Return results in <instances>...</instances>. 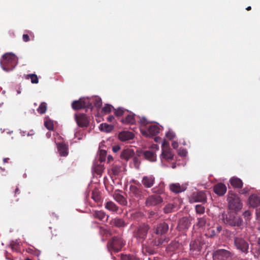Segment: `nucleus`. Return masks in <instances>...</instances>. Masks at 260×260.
Wrapping results in <instances>:
<instances>
[{
    "instance_id": "nucleus-1",
    "label": "nucleus",
    "mask_w": 260,
    "mask_h": 260,
    "mask_svg": "<svg viewBox=\"0 0 260 260\" xmlns=\"http://www.w3.org/2000/svg\"><path fill=\"white\" fill-rule=\"evenodd\" d=\"M18 63V58L12 53H6L0 60L2 69L6 72L12 71Z\"/></svg>"
},
{
    "instance_id": "nucleus-2",
    "label": "nucleus",
    "mask_w": 260,
    "mask_h": 260,
    "mask_svg": "<svg viewBox=\"0 0 260 260\" xmlns=\"http://www.w3.org/2000/svg\"><path fill=\"white\" fill-rule=\"evenodd\" d=\"M150 226L145 223L140 224L134 232V236L137 240L142 243L146 239Z\"/></svg>"
},
{
    "instance_id": "nucleus-3",
    "label": "nucleus",
    "mask_w": 260,
    "mask_h": 260,
    "mask_svg": "<svg viewBox=\"0 0 260 260\" xmlns=\"http://www.w3.org/2000/svg\"><path fill=\"white\" fill-rule=\"evenodd\" d=\"M125 242L122 238L118 236H114L109 240L107 243V248L109 251L116 252L121 250L125 245Z\"/></svg>"
},
{
    "instance_id": "nucleus-4",
    "label": "nucleus",
    "mask_w": 260,
    "mask_h": 260,
    "mask_svg": "<svg viewBox=\"0 0 260 260\" xmlns=\"http://www.w3.org/2000/svg\"><path fill=\"white\" fill-rule=\"evenodd\" d=\"M234 245L241 253L246 255L249 252V243L244 238L239 236L235 237L234 238Z\"/></svg>"
},
{
    "instance_id": "nucleus-5",
    "label": "nucleus",
    "mask_w": 260,
    "mask_h": 260,
    "mask_svg": "<svg viewBox=\"0 0 260 260\" xmlns=\"http://www.w3.org/2000/svg\"><path fill=\"white\" fill-rule=\"evenodd\" d=\"M93 107L90 100L88 98H80L78 100L74 101L72 103V108L74 110H79L86 108L92 109Z\"/></svg>"
},
{
    "instance_id": "nucleus-6",
    "label": "nucleus",
    "mask_w": 260,
    "mask_h": 260,
    "mask_svg": "<svg viewBox=\"0 0 260 260\" xmlns=\"http://www.w3.org/2000/svg\"><path fill=\"white\" fill-rule=\"evenodd\" d=\"M224 222L231 226H240L242 224V219L233 213H228L223 217Z\"/></svg>"
},
{
    "instance_id": "nucleus-7",
    "label": "nucleus",
    "mask_w": 260,
    "mask_h": 260,
    "mask_svg": "<svg viewBox=\"0 0 260 260\" xmlns=\"http://www.w3.org/2000/svg\"><path fill=\"white\" fill-rule=\"evenodd\" d=\"M204 243L201 238H198L191 241L189 244V252L193 256L199 254Z\"/></svg>"
},
{
    "instance_id": "nucleus-8",
    "label": "nucleus",
    "mask_w": 260,
    "mask_h": 260,
    "mask_svg": "<svg viewBox=\"0 0 260 260\" xmlns=\"http://www.w3.org/2000/svg\"><path fill=\"white\" fill-rule=\"evenodd\" d=\"M229 208L230 210L235 211H238L242 207V204L241 203L240 198L236 194H231L228 198Z\"/></svg>"
},
{
    "instance_id": "nucleus-9",
    "label": "nucleus",
    "mask_w": 260,
    "mask_h": 260,
    "mask_svg": "<svg viewBox=\"0 0 260 260\" xmlns=\"http://www.w3.org/2000/svg\"><path fill=\"white\" fill-rule=\"evenodd\" d=\"M233 254L231 252L225 249H218L215 251L212 254L214 260H229L232 258Z\"/></svg>"
},
{
    "instance_id": "nucleus-10",
    "label": "nucleus",
    "mask_w": 260,
    "mask_h": 260,
    "mask_svg": "<svg viewBox=\"0 0 260 260\" xmlns=\"http://www.w3.org/2000/svg\"><path fill=\"white\" fill-rule=\"evenodd\" d=\"M159 127L156 124L149 125L147 129L145 128H140L141 133L146 137L155 136L159 133Z\"/></svg>"
},
{
    "instance_id": "nucleus-11",
    "label": "nucleus",
    "mask_w": 260,
    "mask_h": 260,
    "mask_svg": "<svg viewBox=\"0 0 260 260\" xmlns=\"http://www.w3.org/2000/svg\"><path fill=\"white\" fill-rule=\"evenodd\" d=\"M74 118L78 126L80 127H86L89 124V117L84 113L75 114Z\"/></svg>"
},
{
    "instance_id": "nucleus-12",
    "label": "nucleus",
    "mask_w": 260,
    "mask_h": 260,
    "mask_svg": "<svg viewBox=\"0 0 260 260\" xmlns=\"http://www.w3.org/2000/svg\"><path fill=\"white\" fill-rule=\"evenodd\" d=\"M162 201L163 199L159 195L152 194L146 199L145 205L148 207L156 206L161 204Z\"/></svg>"
},
{
    "instance_id": "nucleus-13",
    "label": "nucleus",
    "mask_w": 260,
    "mask_h": 260,
    "mask_svg": "<svg viewBox=\"0 0 260 260\" xmlns=\"http://www.w3.org/2000/svg\"><path fill=\"white\" fill-rule=\"evenodd\" d=\"M207 201V197L205 193L203 191L193 192L190 197L191 202L205 203Z\"/></svg>"
},
{
    "instance_id": "nucleus-14",
    "label": "nucleus",
    "mask_w": 260,
    "mask_h": 260,
    "mask_svg": "<svg viewBox=\"0 0 260 260\" xmlns=\"http://www.w3.org/2000/svg\"><path fill=\"white\" fill-rule=\"evenodd\" d=\"M144 190H142L135 185H131L129 187V193L131 196L138 199H142L144 198Z\"/></svg>"
},
{
    "instance_id": "nucleus-15",
    "label": "nucleus",
    "mask_w": 260,
    "mask_h": 260,
    "mask_svg": "<svg viewBox=\"0 0 260 260\" xmlns=\"http://www.w3.org/2000/svg\"><path fill=\"white\" fill-rule=\"evenodd\" d=\"M154 233L157 235H162L167 233L169 230V225L165 222L158 224L154 229Z\"/></svg>"
},
{
    "instance_id": "nucleus-16",
    "label": "nucleus",
    "mask_w": 260,
    "mask_h": 260,
    "mask_svg": "<svg viewBox=\"0 0 260 260\" xmlns=\"http://www.w3.org/2000/svg\"><path fill=\"white\" fill-rule=\"evenodd\" d=\"M155 177L153 175L144 176L142 183L145 188H151L154 184Z\"/></svg>"
},
{
    "instance_id": "nucleus-17",
    "label": "nucleus",
    "mask_w": 260,
    "mask_h": 260,
    "mask_svg": "<svg viewBox=\"0 0 260 260\" xmlns=\"http://www.w3.org/2000/svg\"><path fill=\"white\" fill-rule=\"evenodd\" d=\"M125 117L121 118L120 121L125 124H134L136 122L135 115L132 112L125 113Z\"/></svg>"
},
{
    "instance_id": "nucleus-18",
    "label": "nucleus",
    "mask_w": 260,
    "mask_h": 260,
    "mask_svg": "<svg viewBox=\"0 0 260 260\" xmlns=\"http://www.w3.org/2000/svg\"><path fill=\"white\" fill-rule=\"evenodd\" d=\"M135 155L134 150L131 148L123 149L120 154V158L126 161L128 160L131 158L134 157Z\"/></svg>"
},
{
    "instance_id": "nucleus-19",
    "label": "nucleus",
    "mask_w": 260,
    "mask_h": 260,
    "mask_svg": "<svg viewBox=\"0 0 260 260\" xmlns=\"http://www.w3.org/2000/svg\"><path fill=\"white\" fill-rule=\"evenodd\" d=\"M110 224L112 226L118 228H124L127 225V223L123 219L118 217L112 219L110 221Z\"/></svg>"
},
{
    "instance_id": "nucleus-20",
    "label": "nucleus",
    "mask_w": 260,
    "mask_h": 260,
    "mask_svg": "<svg viewBox=\"0 0 260 260\" xmlns=\"http://www.w3.org/2000/svg\"><path fill=\"white\" fill-rule=\"evenodd\" d=\"M213 190L216 194L221 196L226 192V187L223 183H219L214 185Z\"/></svg>"
},
{
    "instance_id": "nucleus-21",
    "label": "nucleus",
    "mask_w": 260,
    "mask_h": 260,
    "mask_svg": "<svg viewBox=\"0 0 260 260\" xmlns=\"http://www.w3.org/2000/svg\"><path fill=\"white\" fill-rule=\"evenodd\" d=\"M92 216L94 218L103 221H107L109 217V216L107 215L106 213L102 210L94 211L92 213Z\"/></svg>"
},
{
    "instance_id": "nucleus-22",
    "label": "nucleus",
    "mask_w": 260,
    "mask_h": 260,
    "mask_svg": "<svg viewBox=\"0 0 260 260\" xmlns=\"http://www.w3.org/2000/svg\"><path fill=\"white\" fill-rule=\"evenodd\" d=\"M170 190L175 193H178L185 191L186 189V187L185 185H180L178 183H172L170 185Z\"/></svg>"
},
{
    "instance_id": "nucleus-23",
    "label": "nucleus",
    "mask_w": 260,
    "mask_h": 260,
    "mask_svg": "<svg viewBox=\"0 0 260 260\" xmlns=\"http://www.w3.org/2000/svg\"><path fill=\"white\" fill-rule=\"evenodd\" d=\"M118 138L122 141H128L134 138V134L129 131H123L119 134Z\"/></svg>"
},
{
    "instance_id": "nucleus-24",
    "label": "nucleus",
    "mask_w": 260,
    "mask_h": 260,
    "mask_svg": "<svg viewBox=\"0 0 260 260\" xmlns=\"http://www.w3.org/2000/svg\"><path fill=\"white\" fill-rule=\"evenodd\" d=\"M190 226V222L187 217H183L180 219L178 222V228L180 231L185 230L188 229Z\"/></svg>"
},
{
    "instance_id": "nucleus-25",
    "label": "nucleus",
    "mask_w": 260,
    "mask_h": 260,
    "mask_svg": "<svg viewBox=\"0 0 260 260\" xmlns=\"http://www.w3.org/2000/svg\"><path fill=\"white\" fill-rule=\"evenodd\" d=\"M58 151L61 156H67L68 155V145L64 143H59L57 144Z\"/></svg>"
},
{
    "instance_id": "nucleus-26",
    "label": "nucleus",
    "mask_w": 260,
    "mask_h": 260,
    "mask_svg": "<svg viewBox=\"0 0 260 260\" xmlns=\"http://www.w3.org/2000/svg\"><path fill=\"white\" fill-rule=\"evenodd\" d=\"M161 156L163 158L168 161H170L173 159L174 154L172 153L170 148H167L166 149H162Z\"/></svg>"
},
{
    "instance_id": "nucleus-27",
    "label": "nucleus",
    "mask_w": 260,
    "mask_h": 260,
    "mask_svg": "<svg viewBox=\"0 0 260 260\" xmlns=\"http://www.w3.org/2000/svg\"><path fill=\"white\" fill-rule=\"evenodd\" d=\"M249 203L252 208H256L260 204V198L255 195H252L249 198Z\"/></svg>"
},
{
    "instance_id": "nucleus-28",
    "label": "nucleus",
    "mask_w": 260,
    "mask_h": 260,
    "mask_svg": "<svg viewBox=\"0 0 260 260\" xmlns=\"http://www.w3.org/2000/svg\"><path fill=\"white\" fill-rule=\"evenodd\" d=\"M91 198L97 204V206L101 207V197L98 189H94L92 192Z\"/></svg>"
},
{
    "instance_id": "nucleus-29",
    "label": "nucleus",
    "mask_w": 260,
    "mask_h": 260,
    "mask_svg": "<svg viewBox=\"0 0 260 260\" xmlns=\"http://www.w3.org/2000/svg\"><path fill=\"white\" fill-rule=\"evenodd\" d=\"M122 171V167L121 166L117 165H114L111 167V169L110 171V173L111 175L114 176L115 177L119 175L120 173Z\"/></svg>"
},
{
    "instance_id": "nucleus-30",
    "label": "nucleus",
    "mask_w": 260,
    "mask_h": 260,
    "mask_svg": "<svg viewBox=\"0 0 260 260\" xmlns=\"http://www.w3.org/2000/svg\"><path fill=\"white\" fill-rule=\"evenodd\" d=\"M230 183L232 186L235 188H241L243 186L242 181L238 178L233 177L230 179Z\"/></svg>"
},
{
    "instance_id": "nucleus-31",
    "label": "nucleus",
    "mask_w": 260,
    "mask_h": 260,
    "mask_svg": "<svg viewBox=\"0 0 260 260\" xmlns=\"http://www.w3.org/2000/svg\"><path fill=\"white\" fill-rule=\"evenodd\" d=\"M105 207L107 210L113 212H117L119 209V207L112 201L107 202L105 205Z\"/></svg>"
},
{
    "instance_id": "nucleus-32",
    "label": "nucleus",
    "mask_w": 260,
    "mask_h": 260,
    "mask_svg": "<svg viewBox=\"0 0 260 260\" xmlns=\"http://www.w3.org/2000/svg\"><path fill=\"white\" fill-rule=\"evenodd\" d=\"M180 247V244L178 241L174 240L171 242V243L167 247V250L168 251H175Z\"/></svg>"
},
{
    "instance_id": "nucleus-33",
    "label": "nucleus",
    "mask_w": 260,
    "mask_h": 260,
    "mask_svg": "<svg viewBox=\"0 0 260 260\" xmlns=\"http://www.w3.org/2000/svg\"><path fill=\"white\" fill-rule=\"evenodd\" d=\"M165 185L164 183H160L157 186L153 188L151 190L153 193L161 194L164 192Z\"/></svg>"
},
{
    "instance_id": "nucleus-34",
    "label": "nucleus",
    "mask_w": 260,
    "mask_h": 260,
    "mask_svg": "<svg viewBox=\"0 0 260 260\" xmlns=\"http://www.w3.org/2000/svg\"><path fill=\"white\" fill-rule=\"evenodd\" d=\"M144 156L147 159L154 161L156 160V155L154 152L152 151H145L144 152Z\"/></svg>"
},
{
    "instance_id": "nucleus-35",
    "label": "nucleus",
    "mask_w": 260,
    "mask_h": 260,
    "mask_svg": "<svg viewBox=\"0 0 260 260\" xmlns=\"http://www.w3.org/2000/svg\"><path fill=\"white\" fill-rule=\"evenodd\" d=\"M90 100V102H91L92 104H93V105L95 107H96L98 109H100L102 105V99L99 96H95L92 99H89ZM93 106V105H92Z\"/></svg>"
},
{
    "instance_id": "nucleus-36",
    "label": "nucleus",
    "mask_w": 260,
    "mask_h": 260,
    "mask_svg": "<svg viewBox=\"0 0 260 260\" xmlns=\"http://www.w3.org/2000/svg\"><path fill=\"white\" fill-rule=\"evenodd\" d=\"M114 199L120 205L125 206L127 204V201L122 195L119 193H116L114 195Z\"/></svg>"
},
{
    "instance_id": "nucleus-37",
    "label": "nucleus",
    "mask_w": 260,
    "mask_h": 260,
    "mask_svg": "<svg viewBox=\"0 0 260 260\" xmlns=\"http://www.w3.org/2000/svg\"><path fill=\"white\" fill-rule=\"evenodd\" d=\"M93 171L98 175H101L104 171V167L101 164L94 162L92 166Z\"/></svg>"
},
{
    "instance_id": "nucleus-38",
    "label": "nucleus",
    "mask_w": 260,
    "mask_h": 260,
    "mask_svg": "<svg viewBox=\"0 0 260 260\" xmlns=\"http://www.w3.org/2000/svg\"><path fill=\"white\" fill-rule=\"evenodd\" d=\"M99 128L101 131L109 133L113 130V126L106 123H103L100 124Z\"/></svg>"
},
{
    "instance_id": "nucleus-39",
    "label": "nucleus",
    "mask_w": 260,
    "mask_h": 260,
    "mask_svg": "<svg viewBox=\"0 0 260 260\" xmlns=\"http://www.w3.org/2000/svg\"><path fill=\"white\" fill-rule=\"evenodd\" d=\"M114 114L116 117L124 116L126 113H128V111L123 108L119 107L117 109H114Z\"/></svg>"
},
{
    "instance_id": "nucleus-40",
    "label": "nucleus",
    "mask_w": 260,
    "mask_h": 260,
    "mask_svg": "<svg viewBox=\"0 0 260 260\" xmlns=\"http://www.w3.org/2000/svg\"><path fill=\"white\" fill-rule=\"evenodd\" d=\"M26 79H30L31 82L32 84H37L39 83V79L36 74H30L26 75L25 76Z\"/></svg>"
},
{
    "instance_id": "nucleus-41",
    "label": "nucleus",
    "mask_w": 260,
    "mask_h": 260,
    "mask_svg": "<svg viewBox=\"0 0 260 260\" xmlns=\"http://www.w3.org/2000/svg\"><path fill=\"white\" fill-rule=\"evenodd\" d=\"M47 109V103H46L45 102H42L40 104L38 108L37 109V111L39 113L41 114H43L46 112Z\"/></svg>"
},
{
    "instance_id": "nucleus-42",
    "label": "nucleus",
    "mask_w": 260,
    "mask_h": 260,
    "mask_svg": "<svg viewBox=\"0 0 260 260\" xmlns=\"http://www.w3.org/2000/svg\"><path fill=\"white\" fill-rule=\"evenodd\" d=\"M121 258L122 260H140L139 258L134 255L121 254Z\"/></svg>"
},
{
    "instance_id": "nucleus-43",
    "label": "nucleus",
    "mask_w": 260,
    "mask_h": 260,
    "mask_svg": "<svg viewBox=\"0 0 260 260\" xmlns=\"http://www.w3.org/2000/svg\"><path fill=\"white\" fill-rule=\"evenodd\" d=\"M141 161L139 158L137 156H134L133 157V164L134 165V167L138 170L140 168Z\"/></svg>"
},
{
    "instance_id": "nucleus-44",
    "label": "nucleus",
    "mask_w": 260,
    "mask_h": 260,
    "mask_svg": "<svg viewBox=\"0 0 260 260\" xmlns=\"http://www.w3.org/2000/svg\"><path fill=\"white\" fill-rule=\"evenodd\" d=\"M44 125L45 127L48 129V130H53L54 128V125L53 121H52L50 119L46 120L44 122Z\"/></svg>"
},
{
    "instance_id": "nucleus-45",
    "label": "nucleus",
    "mask_w": 260,
    "mask_h": 260,
    "mask_svg": "<svg viewBox=\"0 0 260 260\" xmlns=\"http://www.w3.org/2000/svg\"><path fill=\"white\" fill-rule=\"evenodd\" d=\"M198 222L197 225L200 227L203 228L205 226L207 223V218L206 217H203L198 219Z\"/></svg>"
},
{
    "instance_id": "nucleus-46",
    "label": "nucleus",
    "mask_w": 260,
    "mask_h": 260,
    "mask_svg": "<svg viewBox=\"0 0 260 260\" xmlns=\"http://www.w3.org/2000/svg\"><path fill=\"white\" fill-rule=\"evenodd\" d=\"M175 206L172 204H167L164 208V211L165 213H169L173 211Z\"/></svg>"
},
{
    "instance_id": "nucleus-47",
    "label": "nucleus",
    "mask_w": 260,
    "mask_h": 260,
    "mask_svg": "<svg viewBox=\"0 0 260 260\" xmlns=\"http://www.w3.org/2000/svg\"><path fill=\"white\" fill-rule=\"evenodd\" d=\"M196 211L197 213L202 214L205 212V207L201 205L196 206Z\"/></svg>"
},
{
    "instance_id": "nucleus-48",
    "label": "nucleus",
    "mask_w": 260,
    "mask_h": 260,
    "mask_svg": "<svg viewBox=\"0 0 260 260\" xmlns=\"http://www.w3.org/2000/svg\"><path fill=\"white\" fill-rule=\"evenodd\" d=\"M10 246L13 251L18 252L20 250V247L18 243L13 242L11 243Z\"/></svg>"
},
{
    "instance_id": "nucleus-49",
    "label": "nucleus",
    "mask_w": 260,
    "mask_h": 260,
    "mask_svg": "<svg viewBox=\"0 0 260 260\" xmlns=\"http://www.w3.org/2000/svg\"><path fill=\"white\" fill-rule=\"evenodd\" d=\"M112 108H113V107L111 105L106 104L102 109V112L106 114L109 113L111 112Z\"/></svg>"
},
{
    "instance_id": "nucleus-50",
    "label": "nucleus",
    "mask_w": 260,
    "mask_h": 260,
    "mask_svg": "<svg viewBox=\"0 0 260 260\" xmlns=\"http://www.w3.org/2000/svg\"><path fill=\"white\" fill-rule=\"evenodd\" d=\"M106 151L104 150H101L100 152V160L101 162L104 161L105 160L106 156Z\"/></svg>"
},
{
    "instance_id": "nucleus-51",
    "label": "nucleus",
    "mask_w": 260,
    "mask_h": 260,
    "mask_svg": "<svg viewBox=\"0 0 260 260\" xmlns=\"http://www.w3.org/2000/svg\"><path fill=\"white\" fill-rule=\"evenodd\" d=\"M69 258V255L67 253L62 252L57 254V258L58 260H66Z\"/></svg>"
},
{
    "instance_id": "nucleus-52",
    "label": "nucleus",
    "mask_w": 260,
    "mask_h": 260,
    "mask_svg": "<svg viewBox=\"0 0 260 260\" xmlns=\"http://www.w3.org/2000/svg\"><path fill=\"white\" fill-rule=\"evenodd\" d=\"M207 235L209 238H213L217 235V234L216 233L215 229H211L208 230Z\"/></svg>"
},
{
    "instance_id": "nucleus-53",
    "label": "nucleus",
    "mask_w": 260,
    "mask_h": 260,
    "mask_svg": "<svg viewBox=\"0 0 260 260\" xmlns=\"http://www.w3.org/2000/svg\"><path fill=\"white\" fill-rule=\"evenodd\" d=\"M139 122L141 125L140 128H145L144 127L148 124V121L145 118L140 119Z\"/></svg>"
},
{
    "instance_id": "nucleus-54",
    "label": "nucleus",
    "mask_w": 260,
    "mask_h": 260,
    "mask_svg": "<svg viewBox=\"0 0 260 260\" xmlns=\"http://www.w3.org/2000/svg\"><path fill=\"white\" fill-rule=\"evenodd\" d=\"M166 136L169 140L173 139L175 137V134L172 131H169L166 134Z\"/></svg>"
},
{
    "instance_id": "nucleus-55",
    "label": "nucleus",
    "mask_w": 260,
    "mask_h": 260,
    "mask_svg": "<svg viewBox=\"0 0 260 260\" xmlns=\"http://www.w3.org/2000/svg\"><path fill=\"white\" fill-rule=\"evenodd\" d=\"M166 240V239L164 240L162 239V238H159L157 240H155L153 241V245L159 246L162 245L164 243V241Z\"/></svg>"
},
{
    "instance_id": "nucleus-56",
    "label": "nucleus",
    "mask_w": 260,
    "mask_h": 260,
    "mask_svg": "<svg viewBox=\"0 0 260 260\" xmlns=\"http://www.w3.org/2000/svg\"><path fill=\"white\" fill-rule=\"evenodd\" d=\"M187 152L184 149H180L178 150V154L179 156L182 157L186 156L187 155Z\"/></svg>"
},
{
    "instance_id": "nucleus-57",
    "label": "nucleus",
    "mask_w": 260,
    "mask_h": 260,
    "mask_svg": "<svg viewBox=\"0 0 260 260\" xmlns=\"http://www.w3.org/2000/svg\"><path fill=\"white\" fill-rule=\"evenodd\" d=\"M143 250H145L146 252L149 253L150 254H152L154 253V251L153 250L149 249L147 246L143 245Z\"/></svg>"
},
{
    "instance_id": "nucleus-58",
    "label": "nucleus",
    "mask_w": 260,
    "mask_h": 260,
    "mask_svg": "<svg viewBox=\"0 0 260 260\" xmlns=\"http://www.w3.org/2000/svg\"><path fill=\"white\" fill-rule=\"evenodd\" d=\"M243 215L246 219H248L251 216V213L249 211L247 210L243 213Z\"/></svg>"
},
{
    "instance_id": "nucleus-59",
    "label": "nucleus",
    "mask_w": 260,
    "mask_h": 260,
    "mask_svg": "<svg viewBox=\"0 0 260 260\" xmlns=\"http://www.w3.org/2000/svg\"><path fill=\"white\" fill-rule=\"evenodd\" d=\"M249 191V189L246 187L240 190L239 191V193L242 194H247Z\"/></svg>"
},
{
    "instance_id": "nucleus-60",
    "label": "nucleus",
    "mask_w": 260,
    "mask_h": 260,
    "mask_svg": "<svg viewBox=\"0 0 260 260\" xmlns=\"http://www.w3.org/2000/svg\"><path fill=\"white\" fill-rule=\"evenodd\" d=\"M120 149V147L119 145H115L112 147V151L114 153H116L119 151Z\"/></svg>"
},
{
    "instance_id": "nucleus-61",
    "label": "nucleus",
    "mask_w": 260,
    "mask_h": 260,
    "mask_svg": "<svg viewBox=\"0 0 260 260\" xmlns=\"http://www.w3.org/2000/svg\"><path fill=\"white\" fill-rule=\"evenodd\" d=\"M23 41L27 42L29 40V37L27 34H24L22 36Z\"/></svg>"
},
{
    "instance_id": "nucleus-62",
    "label": "nucleus",
    "mask_w": 260,
    "mask_h": 260,
    "mask_svg": "<svg viewBox=\"0 0 260 260\" xmlns=\"http://www.w3.org/2000/svg\"><path fill=\"white\" fill-rule=\"evenodd\" d=\"M167 148H170L169 143L166 141H164L162 144V149L163 148L166 149Z\"/></svg>"
},
{
    "instance_id": "nucleus-63",
    "label": "nucleus",
    "mask_w": 260,
    "mask_h": 260,
    "mask_svg": "<svg viewBox=\"0 0 260 260\" xmlns=\"http://www.w3.org/2000/svg\"><path fill=\"white\" fill-rule=\"evenodd\" d=\"M178 143L176 141H173L172 143V146L174 149H176L178 147Z\"/></svg>"
},
{
    "instance_id": "nucleus-64",
    "label": "nucleus",
    "mask_w": 260,
    "mask_h": 260,
    "mask_svg": "<svg viewBox=\"0 0 260 260\" xmlns=\"http://www.w3.org/2000/svg\"><path fill=\"white\" fill-rule=\"evenodd\" d=\"M256 214L257 218L258 219H260V208L256 210Z\"/></svg>"
}]
</instances>
